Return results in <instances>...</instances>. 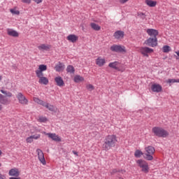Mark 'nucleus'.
Here are the masks:
<instances>
[{
    "label": "nucleus",
    "instance_id": "f257e3e1",
    "mask_svg": "<svg viewBox=\"0 0 179 179\" xmlns=\"http://www.w3.org/2000/svg\"><path fill=\"white\" fill-rule=\"evenodd\" d=\"M46 70H47V65L41 64L38 66V69L35 71V73L37 78L39 79L38 83H40V85H47L49 83L48 78H47L46 77H44V73H43Z\"/></svg>",
    "mask_w": 179,
    "mask_h": 179
},
{
    "label": "nucleus",
    "instance_id": "f03ea898",
    "mask_svg": "<svg viewBox=\"0 0 179 179\" xmlns=\"http://www.w3.org/2000/svg\"><path fill=\"white\" fill-rule=\"evenodd\" d=\"M117 136L114 134L108 135L105 139L104 143L103 144V150H110L111 148H115V145H117Z\"/></svg>",
    "mask_w": 179,
    "mask_h": 179
},
{
    "label": "nucleus",
    "instance_id": "7ed1b4c3",
    "mask_svg": "<svg viewBox=\"0 0 179 179\" xmlns=\"http://www.w3.org/2000/svg\"><path fill=\"white\" fill-rule=\"evenodd\" d=\"M152 132L155 136H158V138H167V136H169V131L164 130V129L162 127H153Z\"/></svg>",
    "mask_w": 179,
    "mask_h": 179
},
{
    "label": "nucleus",
    "instance_id": "20e7f679",
    "mask_svg": "<svg viewBox=\"0 0 179 179\" xmlns=\"http://www.w3.org/2000/svg\"><path fill=\"white\" fill-rule=\"evenodd\" d=\"M145 156L144 158L145 159V160H148V161H152L153 160V155H155V148H153V146H148L145 148Z\"/></svg>",
    "mask_w": 179,
    "mask_h": 179
},
{
    "label": "nucleus",
    "instance_id": "39448f33",
    "mask_svg": "<svg viewBox=\"0 0 179 179\" xmlns=\"http://www.w3.org/2000/svg\"><path fill=\"white\" fill-rule=\"evenodd\" d=\"M136 164L138 167H139L143 173H145V174H148L149 173V164L144 159H138L136 161Z\"/></svg>",
    "mask_w": 179,
    "mask_h": 179
},
{
    "label": "nucleus",
    "instance_id": "423d86ee",
    "mask_svg": "<svg viewBox=\"0 0 179 179\" xmlns=\"http://www.w3.org/2000/svg\"><path fill=\"white\" fill-rule=\"evenodd\" d=\"M109 68L112 69H115V71H118V72H124L125 67L121 65L120 62H113L108 64Z\"/></svg>",
    "mask_w": 179,
    "mask_h": 179
},
{
    "label": "nucleus",
    "instance_id": "0eeeda50",
    "mask_svg": "<svg viewBox=\"0 0 179 179\" xmlns=\"http://www.w3.org/2000/svg\"><path fill=\"white\" fill-rule=\"evenodd\" d=\"M110 50L113 52H122L125 54L127 52V49L125 46L120 45H113L110 47Z\"/></svg>",
    "mask_w": 179,
    "mask_h": 179
},
{
    "label": "nucleus",
    "instance_id": "6e6552de",
    "mask_svg": "<svg viewBox=\"0 0 179 179\" xmlns=\"http://www.w3.org/2000/svg\"><path fill=\"white\" fill-rule=\"evenodd\" d=\"M145 44L148 47H157V37H150L145 41Z\"/></svg>",
    "mask_w": 179,
    "mask_h": 179
},
{
    "label": "nucleus",
    "instance_id": "1a4fd4ad",
    "mask_svg": "<svg viewBox=\"0 0 179 179\" xmlns=\"http://www.w3.org/2000/svg\"><path fill=\"white\" fill-rule=\"evenodd\" d=\"M36 152L39 162L41 163V164L45 166V164H47V162L45 161V158L44 157V152H43V150L38 148L36 149Z\"/></svg>",
    "mask_w": 179,
    "mask_h": 179
},
{
    "label": "nucleus",
    "instance_id": "9d476101",
    "mask_svg": "<svg viewBox=\"0 0 179 179\" xmlns=\"http://www.w3.org/2000/svg\"><path fill=\"white\" fill-rule=\"evenodd\" d=\"M16 98L17 99L20 104H23L24 106H27L29 104V100H27V99H26V96H24V95H23V94H22V92H19L16 95Z\"/></svg>",
    "mask_w": 179,
    "mask_h": 179
},
{
    "label": "nucleus",
    "instance_id": "9b49d317",
    "mask_svg": "<svg viewBox=\"0 0 179 179\" xmlns=\"http://www.w3.org/2000/svg\"><path fill=\"white\" fill-rule=\"evenodd\" d=\"M140 52L143 55V57H149V54L153 52V49L148 47H141L140 48Z\"/></svg>",
    "mask_w": 179,
    "mask_h": 179
},
{
    "label": "nucleus",
    "instance_id": "f8f14e48",
    "mask_svg": "<svg viewBox=\"0 0 179 179\" xmlns=\"http://www.w3.org/2000/svg\"><path fill=\"white\" fill-rule=\"evenodd\" d=\"M8 176H10V177H19V176H20V171H19L17 168H13L9 170Z\"/></svg>",
    "mask_w": 179,
    "mask_h": 179
},
{
    "label": "nucleus",
    "instance_id": "ddd939ff",
    "mask_svg": "<svg viewBox=\"0 0 179 179\" xmlns=\"http://www.w3.org/2000/svg\"><path fill=\"white\" fill-rule=\"evenodd\" d=\"M146 33L150 37H157L159 36V31L155 29H148Z\"/></svg>",
    "mask_w": 179,
    "mask_h": 179
},
{
    "label": "nucleus",
    "instance_id": "4468645a",
    "mask_svg": "<svg viewBox=\"0 0 179 179\" xmlns=\"http://www.w3.org/2000/svg\"><path fill=\"white\" fill-rule=\"evenodd\" d=\"M151 90L152 92H155V93H160V92L163 90V87L159 84H153L151 86Z\"/></svg>",
    "mask_w": 179,
    "mask_h": 179
},
{
    "label": "nucleus",
    "instance_id": "2eb2a0df",
    "mask_svg": "<svg viewBox=\"0 0 179 179\" xmlns=\"http://www.w3.org/2000/svg\"><path fill=\"white\" fill-rule=\"evenodd\" d=\"M96 65H97L98 66H104V65H106V59L101 57H99L96 59Z\"/></svg>",
    "mask_w": 179,
    "mask_h": 179
},
{
    "label": "nucleus",
    "instance_id": "dca6fc26",
    "mask_svg": "<svg viewBox=\"0 0 179 179\" xmlns=\"http://www.w3.org/2000/svg\"><path fill=\"white\" fill-rule=\"evenodd\" d=\"M55 81L57 85L59 86V87H62V86H64L65 85V83H64V80L61 76H57L55 78Z\"/></svg>",
    "mask_w": 179,
    "mask_h": 179
},
{
    "label": "nucleus",
    "instance_id": "f3484780",
    "mask_svg": "<svg viewBox=\"0 0 179 179\" xmlns=\"http://www.w3.org/2000/svg\"><path fill=\"white\" fill-rule=\"evenodd\" d=\"M48 138L52 141H55V142H61V137L58 136L55 133H50V134H48Z\"/></svg>",
    "mask_w": 179,
    "mask_h": 179
},
{
    "label": "nucleus",
    "instance_id": "a211bd4d",
    "mask_svg": "<svg viewBox=\"0 0 179 179\" xmlns=\"http://www.w3.org/2000/svg\"><path fill=\"white\" fill-rule=\"evenodd\" d=\"M113 37H115L116 40H121V38H124V31H116L113 34Z\"/></svg>",
    "mask_w": 179,
    "mask_h": 179
},
{
    "label": "nucleus",
    "instance_id": "6ab92c4d",
    "mask_svg": "<svg viewBox=\"0 0 179 179\" xmlns=\"http://www.w3.org/2000/svg\"><path fill=\"white\" fill-rule=\"evenodd\" d=\"M67 40L70 43H76L79 40V37L75 34H70L67 36Z\"/></svg>",
    "mask_w": 179,
    "mask_h": 179
},
{
    "label": "nucleus",
    "instance_id": "aec40b11",
    "mask_svg": "<svg viewBox=\"0 0 179 179\" xmlns=\"http://www.w3.org/2000/svg\"><path fill=\"white\" fill-rule=\"evenodd\" d=\"M0 103L1 104L6 106L10 103V100L8 99V98L2 95V94H0Z\"/></svg>",
    "mask_w": 179,
    "mask_h": 179
},
{
    "label": "nucleus",
    "instance_id": "412c9836",
    "mask_svg": "<svg viewBox=\"0 0 179 179\" xmlns=\"http://www.w3.org/2000/svg\"><path fill=\"white\" fill-rule=\"evenodd\" d=\"M7 34L8 36H10L11 37H19V33L13 29H7Z\"/></svg>",
    "mask_w": 179,
    "mask_h": 179
},
{
    "label": "nucleus",
    "instance_id": "4be33fe9",
    "mask_svg": "<svg viewBox=\"0 0 179 179\" xmlns=\"http://www.w3.org/2000/svg\"><path fill=\"white\" fill-rule=\"evenodd\" d=\"M50 48H51V45L47 44H41L39 46H38V49L40 51H48Z\"/></svg>",
    "mask_w": 179,
    "mask_h": 179
},
{
    "label": "nucleus",
    "instance_id": "5701e85b",
    "mask_svg": "<svg viewBox=\"0 0 179 179\" xmlns=\"http://www.w3.org/2000/svg\"><path fill=\"white\" fill-rule=\"evenodd\" d=\"M56 72H61V71H64L65 69V65L64 64L59 62L55 67Z\"/></svg>",
    "mask_w": 179,
    "mask_h": 179
},
{
    "label": "nucleus",
    "instance_id": "b1692460",
    "mask_svg": "<svg viewBox=\"0 0 179 179\" xmlns=\"http://www.w3.org/2000/svg\"><path fill=\"white\" fill-rule=\"evenodd\" d=\"M145 3L146 5H148V6H150V8H155V6L157 5V2L153 0H145Z\"/></svg>",
    "mask_w": 179,
    "mask_h": 179
},
{
    "label": "nucleus",
    "instance_id": "393cba45",
    "mask_svg": "<svg viewBox=\"0 0 179 179\" xmlns=\"http://www.w3.org/2000/svg\"><path fill=\"white\" fill-rule=\"evenodd\" d=\"M83 80H85V78L81 76L76 75L74 76L73 81L75 82V83H79L80 82H83Z\"/></svg>",
    "mask_w": 179,
    "mask_h": 179
},
{
    "label": "nucleus",
    "instance_id": "a878e982",
    "mask_svg": "<svg viewBox=\"0 0 179 179\" xmlns=\"http://www.w3.org/2000/svg\"><path fill=\"white\" fill-rule=\"evenodd\" d=\"M90 26L93 30H95V31H99V30L101 29V27L94 22L91 23Z\"/></svg>",
    "mask_w": 179,
    "mask_h": 179
},
{
    "label": "nucleus",
    "instance_id": "bb28decb",
    "mask_svg": "<svg viewBox=\"0 0 179 179\" xmlns=\"http://www.w3.org/2000/svg\"><path fill=\"white\" fill-rule=\"evenodd\" d=\"M43 107H45V108H48L50 111H55V107L52 105H50V103L45 102L43 103Z\"/></svg>",
    "mask_w": 179,
    "mask_h": 179
},
{
    "label": "nucleus",
    "instance_id": "cd10ccee",
    "mask_svg": "<svg viewBox=\"0 0 179 179\" xmlns=\"http://www.w3.org/2000/svg\"><path fill=\"white\" fill-rule=\"evenodd\" d=\"M66 72L68 73H75V67L72 65H69L66 68Z\"/></svg>",
    "mask_w": 179,
    "mask_h": 179
},
{
    "label": "nucleus",
    "instance_id": "c85d7f7f",
    "mask_svg": "<svg viewBox=\"0 0 179 179\" xmlns=\"http://www.w3.org/2000/svg\"><path fill=\"white\" fill-rule=\"evenodd\" d=\"M34 101L35 103H37V104H40V106H44V103H45V101L41 100L40 99L37 98V97H34Z\"/></svg>",
    "mask_w": 179,
    "mask_h": 179
},
{
    "label": "nucleus",
    "instance_id": "c756f323",
    "mask_svg": "<svg viewBox=\"0 0 179 179\" xmlns=\"http://www.w3.org/2000/svg\"><path fill=\"white\" fill-rule=\"evenodd\" d=\"M135 157H141V156H143V152L139 150H136L134 152Z\"/></svg>",
    "mask_w": 179,
    "mask_h": 179
},
{
    "label": "nucleus",
    "instance_id": "7c9ffc66",
    "mask_svg": "<svg viewBox=\"0 0 179 179\" xmlns=\"http://www.w3.org/2000/svg\"><path fill=\"white\" fill-rule=\"evenodd\" d=\"M38 122H47L48 121V119H47V117H45L44 116H40L38 118Z\"/></svg>",
    "mask_w": 179,
    "mask_h": 179
},
{
    "label": "nucleus",
    "instance_id": "2f4dec72",
    "mask_svg": "<svg viewBox=\"0 0 179 179\" xmlns=\"http://www.w3.org/2000/svg\"><path fill=\"white\" fill-rule=\"evenodd\" d=\"M10 12L13 14V15H20V11H19L18 10H16V8H11L10 10Z\"/></svg>",
    "mask_w": 179,
    "mask_h": 179
},
{
    "label": "nucleus",
    "instance_id": "473e14b6",
    "mask_svg": "<svg viewBox=\"0 0 179 179\" xmlns=\"http://www.w3.org/2000/svg\"><path fill=\"white\" fill-rule=\"evenodd\" d=\"M166 83H179V79H169L167 80Z\"/></svg>",
    "mask_w": 179,
    "mask_h": 179
},
{
    "label": "nucleus",
    "instance_id": "72a5a7b5",
    "mask_svg": "<svg viewBox=\"0 0 179 179\" xmlns=\"http://www.w3.org/2000/svg\"><path fill=\"white\" fill-rule=\"evenodd\" d=\"M163 52H170V46L169 45H164L162 48Z\"/></svg>",
    "mask_w": 179,
    "mask_h": 179
},
{
    "label": "nucleus",
    "instance_id": "f704fd0d",
    "mask_svg": "<svg viewBox=\"0 0 179 179\" xmlns=\"http://www.w3.org/2000/svg\"><path fill=\"white\" fill-rule=\"evenodd\" d=\"M86 88L87 90H90V92H92V90H94V86L92 84H88L86 85Z\"/></svg>",
    "mask_w": 179,
    "mask_h": 179
},
{
    "label": "nucleus",
    "instance_id": "c9c22d12",
    "mask_svg": "<svg viewBox=\"0 0 179 179\" xmlns=\"http://www.w3.org/2000/svg\"><path fill=\"white\" fill-rule=\"evenodd\" d=\"M1 92L3 93V94H6V96H7V97H12V93L11 92H6L3 90H1Z\"/></svg>",
    "mask_w": 179,
    "mask_h": 179
},
{
    "label": "nucleus",
    "instance_id": "e433bc0d",
    "mask_svg": "<svg viewBox=\"0 0 179 179\" xmlns=\"http://www.w3.org/2000/svg\"><path fill=\"white\" fill-rule=\"evenodd\" d=\"M27 143H32L33 142V137L31 136L29 137H27L26 139Z\"/></svg>",
    "mask_w": 179,
    "mask_h": 179
},
{
    "label": "nucleus",
    "instance_id": "4c0bfd02",
    "mask_svg": "<svg viewBox=\"0 0 179 179\" xmlns=\"http://www.w3.org/2000/svg\"><path fill=\"white\" fill-rule=\"evenodd\" d=\"M32 137V139H35L36 141H37V139H40V137L41 136V135L40 134H35L33 136H31Z\"/></svg>",
    "mask_w": 179,
    "mask_h": 179
},
{
    "label": "nucleus",
    "instance_id": "58836bf2",
    "mask_svg": "<svg viewBox=\"0 0 179 179\" xmlns=\"http://www.w3.org/2000/svg\"><path fill=\"white\" fill-rule=\"evenodd\" d=\"M138 16H140V17H141V19H145V17H146V15L143 13H140L138 14Z\"/></svg>",
    "mask_w": 179,
    "mask_h": 179
},
{
    "label": "nucleus",
    "instance_id": "ea45409f",
    "mask_svg": "<svg viewBox=\"0 0 179 179\" xmlns=\"http://www.w3.org/2000/svg\"><path fill=\"white\" fill-rule=\"evenodd\" d=\"M24 3H31V0H21Z\"/></svg>",
    "mask_w": 179,
    "mask_h": 179
},
{
    "label": "nucleus",
    "instance_id": "a19ab883",
    "mask_svg": "<svg viewBox=\"0 0 179 179\" xmlns=\"http://www.w3.org/2000/svg\"><path fill=\"white\" fill-rule=\"evenodd\" d=\"M118 171H117V169H113L112 171H110V174L111 176L115 174V173H117Z\"/></svg>",
    "mask_w": 179,
    "mask_h": 179
},
{
    "label": "nucleus",
    "instance_id": "79ce46f5",
    "mask_svg": "<svg viewBox=\"0 0 179 179\" xmlns=\"http://www.w3.org/2000/svg\"><path fill=\"white\" fill-rule=\"evenodd\" d=\"M128 1H129V0H119V2L124 4V3H127V2H128Z\"/></svg>",
    "mask_w": 179,
    "mask_h": 179
},
{
    "label": "nucleus",
    "instance_id": "37998d69",
    "mask_svg": "<svg viewBox=\"0 0 179 179\" xmlns=\"http://www.w3.org/2000/svg\"><path fill=\"white\" fill-rule=\"evenodd\" d=\"M35 3H41L43 2V0H33Z\"/></svg>",
    "mask_w": 179,
    "mask_h": 179
},
{
    "label": "nucleus",
    "instance_id": "c03bdc74",
    "mask_svg": "<svg viewBox=\"0 0 179 179\" xmlns=\"http://www.w3.org/2000/svg\"><path fill=\"white\" fill-rule=\"evenodd\" d=\"M9 179H22V178L19 176H13V177H10Z\"/></svg>",
    "mask_w": 179,
    "mask_h": 179
},
{
    "label": "nucleus",
    "instance_id": "a18cd8bd",
    "mask_svg": "<svg viewBox=\"0 0 179 179\" xmlns=\"http://www.w3.org/2000/svg\"><path fill=\"white\" fill-rule=\"evenodd\" d=\"M0 179H6V176L0 173Z\"/></svg>",
    "mask_w": 179,
    "mask_h": 179
},
{
    "label": "nucleus",
    "instance_id": "49530a36",
    "mask_svg": "<svg viewBox=\"0 0 179 179\" xmlns=\"http://www.w3.org/2000/svg\"><path fill=\"white\" fill-rule=\"evenodd\" d=\"M120 174H125L126 171L125 170H121L120 171H119Z\"/></svg>",
    "mask_w": 179,
    "mask_h": 179
},
{
    "label": "nucleus",
    "instance_id": "de8ad7c7",
    "mask_svg": "<svg viewBox=\"0 0 179 179\" xmlns=\"http://www.w3.org/2000/svg\"><path fill=\"white\" fill-rule=\"evenodd\" d=\"M42 134H43V135H46V136H48V135L50 134V133H47L45 131H43Z\"/></svg>",
    "mask_w": 179,
    "mask_h": 179
},
{
    "label": "nucleus",
    "instance_id": "09e8293b",
    "mask_svg": "<svg viewBox=\"0 0 179 179\" xmlns=\"http://www.w3.org/2000/svg\"><path fill=\"white\" fill-rule=\"evenodd\" d=\"M73 155H76V156H78V152L73 150Z\"/></svg>",
    "mask_w": 179,
    "mask_h": 179
},
{
    "label": "nucleus",
    "instance_id": "8fccbe9b",
    "mask_svg": "<svg viewBox=\"0 0 179 179\" xmlns=\"http://www.w3.org/2000/svg\"><path fill=\"white\" fill-rule=\"evenodd\" d=\"M175 54H176L178 55V57H179V50L175 52Z\"/></svg>",
    "mask_w": 179,
    "mask_h": 179
},
{
    "label": "nucleus",
    "instance_id": "3c124183",
    "mask_svg": "<svg viewBox=\"0 0 179 179\" xmlns=\"http://www.w3.org/2000/svg\"><path fill=\"white\" fill-rule=\"evenodd\" d=\"M2 108H3V107H2V106L0 104V111H2Z\"/></svg>",
    "mask_w": 179,
    "mask_h": 179
},
{
    "label": "nucleus",
    "instance_id": "603ef678",
    "mask_svg": "<svg viewBox=\"0 0 179 179\" xmlns=\"http://www.w3.org/2000/svg\"><path fill=\"white\" fill-rule=\"evenodd\" d=\"M0 156H2V150H0Z\"/></svg>",
    "mask_w": 179,
    "mask_h": 179
},
{
    "label": "nucleus",
    "instance_id": "864d4df0",
    "mask_svg": "<svg viewBox=\"0 0 179 179\" xmlns=\"http://www.w3.org/2000/svg\"><path fill=\"white\" fill-rule=\"evenodd\" d=\"M2 80V76H0V82Z\"/></svg>",
    "mask_w": 179,
    "mask_h": 179
},
{
    "label": "nucleus",
    "instance_id": "5fc2aeb1",
    "mask_svg": "<svg viewBox=\"0 0 179 179\" xmlns=\"http://www.w3.org/2000/svg\"><path fill=\"white\" fill-rule=\"evenodd\" d=\"M117 179H124V178L119 177Z\"/></svg>",
    "mask_w": 179,
    "mask_h": 179
},
{
    "label": "nucleus",
    "instance_id": "6e6d98bb",
    "mask_svg": "<svg viewBox=\"0 0 179 179\" xmlns=\"http://www.w3.org/2000/svg\"><path fill=\"white\" fill-rule=\"evenodd\" d=\"M2 166V164L0 163V167Z\"/></svg>",
    "mask_w": 179,
    "mask_h": 179
},
{
    "label": "nucleus",
    "instance_id": "4d7b16f0",
    "mask_svg": "<svg viewBox=\"0 0 179 179\" xmlns=\"http://www.w3.org/2000/svg\"><path fill=\"white\" fill-rule=\"evenodd\" d=\"M90 1H97V0H90Z\"/></svg>",
    "mask_w": 179,
    "mask_h": 179
}]
</instances>
